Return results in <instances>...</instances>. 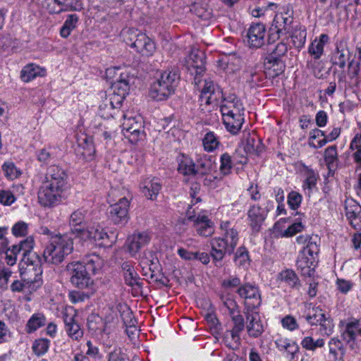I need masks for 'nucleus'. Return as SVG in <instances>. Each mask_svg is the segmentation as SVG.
<instances>
[{
    "instance_id": "1",
    "label": "nucleus",
    "mask_w": 361,
    "mask_h": 361,
    "mask_svg": "<svg viewBox=\"0 0 361 361\" xmlns=\"http://www.w3.org/2000/svg\"><path fill=\"white\" fill-rule=\"evenodd\" d=\"M68 188V175L66 171L58 166H51L38 189V203L44 208L55 207L65 199Z\"/></svg>"
},
{
    "instance_id": "2",
    "label": "nucleus",
    "mask_w": 361,
    "mask_h": 361,
    "mask_svg": "<svg viewBox=\"0 0 361 361\" xmlns=\"http://www.w3.org/2000/svg\"><path fill=\"white\" fill-rule=\"evenodd\" d=\"M74 250L73 239L70 233H58L45 242L42 257L39 259L41 264L59 265Z\"/></svg>"
},
{
    "instance_id": "3",
    "label": "nucleus",
    "mask_w": 361,
    "mask_h": 361,
    "mask_svg": "<svg viewBox=\"0 0 361 361\" xmlns=\"http://www.w3.org/2000/svg\"><path fill=\"white\" fill-rule=\"evenodd\" d=\"M219 228L222 237L214 238L211 241V256L216 267H221L226 254L231 255L238 242V232L229 221H221Z\"/></svg>"
},
{
    "instance_id": "4",
    "label": "nucleus",
    "mask_w": 361,
    "mask_h": 361,
    "mask_svg": "<svg viewBox=\"0 0 361 361\" xmlns=\"http://www.w3.org/2000/svg\"><path fill=\"white\" fill-rule=\"evenodd\" d=\"M220 111L226 130L237 134L244 123L245 108L241 100L235 94H230L222 101Z\"/></svg>"
},
{
    "instance_id": "5",
    "label": "nucleus",
    "mask_w": 361,
    "mask_h": 361,
    "mask_svg": "<svg viewBox=\"0 0 361 361\" xmlns=\"http://www.w3.org/2000/svg\"><path fill=\"white\" fill-rule=\"evenodd\" d=\"M314 239L308 235H301L297 237L298 244L305 245L300 251L296 261L297 269L304 276H311L314 272L316 259L319 251V246Z\"/></svg>"
},
{
    "instance_id": "6",
    "label": "nucleus",
    "mask_w": 361,
    "mask_h": 361,
    "mask_svg": "<svg viewBox=\"0 0 361 361\" xmlns=\"http://www.w3.org/2000/svg\"><path fill=\"white\" fill-rule=\"evenodd\" d=\"M179 75L175 71H164L152 85L149 96L157 101H163L169 98L177 87Z\"/></svg>"
},
{
    "instance_id": "7",
    "label": "nucleus",
    "mask_w": 361,
    "mask_h": 361,
    "mask_svg": "<svg viewBox=\"0 0 361 361\" xmlns=\"http://www.w3.org/2000/svg\"><path fill=\"white\" fill-rule=\"evenodd\" d=\"M117 236L114 232L108 234L99 225L87 226L80 239L92 240L99 247H110L116 241Z\"/></svg>"
},
{
    "instance_id": "8",
    "label": "nucleus",
    "mask_w": 361,
    "mask_h": 361,
    "mask_svg": "<svg viewBox=\"0 0 361 361\" xmlns=\"http://www.w3.org/2000/svg\"><path fill=\"white\" fill-rule=\"evenodd\" d=\"M66 271L70 276L71 283L75 287L84 289L92 284L90 273L81 262H72L66 265Z\"/></svg>"
},
{
    "instance_id": "9",
    "label": "nucleus",
    "mask_w": 361,
    "mask_h": 361,
    "mask_svg": "<svg viewBox=\"0 0 361 361\" xmlns=\"http://www.w3.org/2000/svg\"><path fill=\"white\" fill-rule=\"evenodd\" d=\"M64 329L70 338L73 341H80L83 335V329L78 322V314L72 307L66 309L63 313Z\"/></svg>"
},
{
    "instance_id": "10",
    "label": "nucleus",
    "mask_w": 361,
    "mask_h": 361,
    "mask_svg": "<svg viewBox=\"0 0 361 361\" xmlns=\"http://www.w3.org/2000/svg\"><path fill=\"white\" fill-rule=\"evenodd\" d=\"M293 11L290 6L284 7L282 12L276 14L270 30L274 31L278 37L281 35L290 33L291 24L293 22Z\"/></svg>"
},
{
    "instance_id": "11",
    "label": "nucleus",
    "mask_w": 361,
    "mask_h": 361,
    "mask_svg": "<svg viewBox=\"0 0 361 361\" xmlns=\"http://www.w3.org/2000/svg\"><path fill=\"white\" fill-rule=\"evenodd\" d=\"M122 131L131 142H136L142 133L143 122L140 116L123 114Z\"/></svg>"
},
{
    "instance_id": "12",
    "label": "nucleus",
    "mask_w": 361,
    "mask_h": 361,
    "mask_svg": "<svg viewBox=\"0 0 361 361\" xmlns=\"http://www.w3.org/2000/svg\"><path fill=\"white\" fill-rule=\"evenodd\" d=\"M129 206L130 200L127 197L120 198L117 202L110 206L109 219L116 225L123 226L126 224L129 219Z\"/></svg>"
},
{
    "instance_id": "13",
    "label": "nucleus",
    "mask_w": 361,
    "mask_h": 361,
    "mask_svg": "<svg viewBox=\"0 0 361 361\" xmlns=\"http://www.w3.org/2000/svg\"><path fill=\"white\" fill-rule=\"evenodd\" d=\"M205 54L203 51L192 49L189 54L188 69L192 75H195L194 82L195 85L201 87V80L199 76L205 70Z\"/></svg>"
},
{
    "instance_id": "14",
    "label": "nucleus",
    "mask_w": 361,
    "mask_h": 361,
    "mask_svg": "<svg viewBox=\"0 0 361 361\" xmlns=\"http://www.w3.org/2000/svg\"><path fill=\"white\" fill-rule=\"evenodd\" d=\"M130 40L129 46L143 56H152L156 50L154 42L145 33H133Z\"/></svg>"
},
{
    "instance_id": "15",
    "label": "nucleus",
    "mask_w": 361,
    "mask_h": 361,
    "mask_svg": "<svg viewBox=\"0 0 361 361\" xmlns=\"http://www.w3.org/2000/svg\"><path fill=\"white\" fill-rule=\"evenodd\" d=\"M342 338L349 345V348L358 353V338L361 337V319H353L349 321L341 333Z\"/></svg>"
},
{
    "instance_id": "16",
    "label": "nucleus",
    "mask_w": 361,
    "mask_h": 361,
    "mask_svg": "<svg viewBox=\"0 0 361 361\" xmlns=\"http://www.w3.org/2000/svg\"><path fill=\"white\" fill-rule=\"evenodd\" d=\"M269 209L266 207H262L257 204H254L250 206L247 210V221L248 225L255 233H259L262 228L265 219L267 217Z\"/></svg>"
},
{
    "instance_id": "17",
    "label": "nucleus",
    "mask_w": 361,
    "mask_h": 361,
    "mask_svg": "<svg viewBox=\"0 0 361 361\" xmlns=\"http://www.w3.org/2000/svg\"><path fill=\"white\" fill-rule=\"evenodd\" d=\"M240 298L245 300V305L248 308L255 309L259 307L262 302L261 294L259 288L251 283H245L238 289Z\"/></svg>"
},
{
    "instance_id": "18",
    "label": "nucleus",
    "mask_w": 361,
    "mask_h": 361,
    "mask_svg": "<svg viewBox=\"0 0 361 361\" xmlns=\"http://www.w3.org/2000/svg\"><path fill=\"white\" fill-rule=\"evenodd\" d=\"M34 247V240L32 238H27L25 240L20 241L17 245H13L11 248H8L13 252L15 255L18 257V255H21V261L27 264H34L32 257L38 258L37 255L35 252H32Z\"/></svg>"
},
{
    "instance_id": "19",
    "label": "nucleus",
    "mask_w": 361,
    "mask_h": 361,
    "mask_svg": "<svg viewBox=\"0 0 361 361\" xmlns=\"http://www.w3.org/2000/svg\"><path fill=\"white\" fill-rule=\"evenodd\" d=\"M267 29L262 23L252 24L247 31V42L250 48H261L266 42Z\"/></svg>"
},
{
    "instance_id": "20",
    "label": "nucleus",
    "mask_w": 361,
    "mask_h": 361,
    "mask_svg": "<svg viewBox=\"0 0 361 361\" xmlns=\"http://www.w3.org/2000/svg\"><path fill=\"white\" fill-rule=\"evenodd\" d=\"M216 163L214 157L208 154H200L195 159V177L203 178L216 171Z\"/></svg>"
},
{
    "instance_id": "21",
    "label": "nucleus",
    "mask_w": 361,
    "mask_h": 361,
    "mask_svg": "<svg viewBox=\"0 0 361 361\" xmlns=\"http://www.w3.org/2000/svg\"><path fill=\"white\" fill-rule=\"evenodd\" d=\"M191 208L187 211L188 219L194 221L196 231L200 235L208 237L214 233V229L212 221L205 215H192L194 211H190Z\"/></svg>"
},
{
    "instance_id": "22",
    "label": "nucleus",
    "mask_w": 361,
    "mask_h": 361,
    "mask_svg": "<svg viewBox=\"0 0 361 361\" xmlns=\"http://www.w3.org/2000/svg\"><path fill=\"white\" fill-rule=\"evenodd\" d=\"M86 214L87 211L82 209H78L71 214L68 220L71 235L72 234L77 238H81L86 229L85 226Z\"/></svg>"
},
{
    "instance_id": "23",
    "label": "nucleus",
    "mask_w": 361,
    "mask_h": 361,
    "mask_svg": "<svg viewBox=\"0 0 361 361\" xmlns=\"http://www.w3.org/2000/svg\"><path fill=\"white\" fill-rule=\"evenodd\" d=\"M113 95L116 104H122L130 90L129 77L127 74L120 73L118 78L112 84Z\"/></svg>"
},
{
    "instance_id": "24",
    "label": "nucleus",
    "mask_w": 361,
    "mask_h": 361,
    "mask_svg": "<svg viewBox=\"0 0 361 361\" xmlns=\"http://www.w3.org/2000/svg\"><path fill=\"white\" fill-rule=\"evenodd\" d=\"M246 329L248 335L252 338H258L264 332V326L257 312H247Z\"/></svg>"
},
{
    "instance_id": "25",
    "label": "nucleus",
    "mask_w": 361,
    "mask_h": 361,
    "mask_svg": "<svg viewBox=\"0 0 361 361\" xmlns=\"http://www.w3.org/2000/svg\"><path fill=\"white\" fill-rule=\"evenodd\" d=\"M162 184L157 178H146L140 183L142 193L149 200H154L161 189Z\"/></svg>"
},
{
    "instance_id": "26",
    "label": "nucleus",
    "mask_w": 361,
    "mask_h": 361,
    "mask_svg": "<svg viewBox=\"0 0 361 361\" xmlns=\"http://www.w3.org/2000/svg\"><path fill=\"white\" fill-rule=\"evenodd\" d=\"M47 6L50 12L59 13L79 10L82 8V4L80 0H47Z\"/></svg>"
},
{
    "instance_id": "27",
    "label": "nucleus",
    "mask_w": 361,
    "mask_h": 361,
    "mask_svg": "<svg viewBox=\"0 0 361 361\" xmlns=\"http://www.w3.org/2000/svg\"><path fill=\"white\" fill-rule=\"evenodd\" d=\"M267 78V73L257 66L247 68L243 73V78L250 87L263 85Z\"/></svg>"
},
{
    "instance_id": "28",
    "label": "nucleus",
    "mask_w": 361,
    "mask_h": 361,
    "mask_svg": "<svg viewBox=\"0 0 361 361\" xmlns=\"http://www.w3.org/2000/svg\"><path fill=\"white\" fill-rule=\"evenodd\" d=\"M274 343L278 350L282 352L290 361L293 360L298 353L299 347L298 344L290 339L279 337L276 339Z\"/></svg>"
},
{
    "instance_id": "29",
    "label": "nucleus",
    "mask_w": 361,
    "mask_h": 361,
    "mask_svg": "<svg viewBox=\"0 0 361 361\" xmlns=\"http://www.w3.org/2000/svg\"><path fill=\"white\" fill-rule=\"evenodd\" d=\"M345 215L354 228H361V206L357 202L350 201L346 203Z\"/></svg>"
},
{
    "instance_id": "30",
    "label": "nucleus",
    "mask_w": 361,
    "mask_h": 361,
    "mask_svg": "<svg viewBox=\"0 0 361 361\" xmlns=\"http://www.w3.org/2000/svg\"><path fill=\"white\" fill-rule=\"evenodd\" d=\"M150 239L149 233L146 231L134 233L128 240L129 252L131 254H135L142 247L147 245Z\"/></svg>"
},
{
    "instance_id": "31",
    "label": "nucleus",
    "mask_w": 361,
    "mask_h": 361,
    "mask_svg": "<svg viewBox=\"0 0 361 361\" xmlns=\"http://www.w3.org/2000/svg\"><path fill=\"white\" fill-rule=\"evenodd\" d=\"M121 269L126 283L131 287L141 286L140 278L136 272L133 264L130 262H125L121 265Z\"/></svg>"
},
{
    "instance_id": "32",
    "label": "nucleus",
    "mask_w": 361,
    "mask_h": 361,
    "mask_svg": "<svg viewBox=\"0 0 361 361\" xmlns=\"http://www.w3.org/2000/svg\"><path fill=\"white\" fill-rule=\"evenodd\" d=\"M328 346L331 361H343L345 348L341 339L338 337L331 338L328 343Z\"/></svg>"
},
{
    "instance_id": "33",
    "label": "nucleus",
    "mask_w": 361,
    "mask_h": 361,
    "mask_svg": "<svg viewBox=\"0 0 361 361\" xmlns=\"http://www.w3.org/2000/svg\"><path fill=\"white\" fill-rule=\"evenodd\" d=\"M178 171L183 176L195 177V161L188 156L180 154L177 157Z\"/></svg>"
},
{
    "instance_id": "34",
    "label": "nucleus",
    "mask_w": 361,
    "mask_h": 361,
    "mask_svg": "<svg viewBox=\"0 0 361 361\" xmlns=\"http://www.w3.org/2000/svg\"><path fill=\"white\" fill-rule=\"evenodd\" d=\"M45 75V70L34 63L26 65L20 72V78L25 82H30L37 77H42Z\"/></svg>"
},
{
    "instance_id": "35",
    "label": "nucleus",
    "mask_w": 361,
    "mask_h": 361,
    "mask_svg": "<svg viewBox=\"0 0 361 361\" xmlns=\"http://www.w3.org/2000/svg\"><path fill=\"white\" fill-rule=\"evenodd\" d=\"M350 59V51L342 43L336 44V48L331 56V62L341 68H344L347 60Z\"/></svg>"
},
{
    "instance_id": "36",
    "label": "nucleus",
    "mask_w": 361,
    "mask_h": 361,
    "mask_svg": "<svg viewBox=\"0 0 361 361\" xmlns=\"http://www.w3.org/2000/svg\"><path fill=\"white\" fill-rule=\"evenodd\" d=\"M78 153L86 161H91L94 158L95 148L92 137H85L78 145Z\"/></svg>"
},
{
    "instance_id": "37",
    "label": "nucleus",
    "mask_w": 361,
    "mask_h": 361,
    "mask_svg": "<svg viewBox=\"0 0 361 361\" xmlns=\"http://www.w3.org/2000/svg\"><path fill=\"white\" fill-rule=\"evenodd\" d=\"M329 37L326 34H322L319 39L314 40L308 49V52L314 59H319L324 52V47L329 42Z\"/></svg>"
},
{
    "instance_id": "38",
    "label": "nucleus",
    "mask_w": 361,
    "mask_h": 361,
    "mask_svg": "<svg viewBox=\"0 0 361 361\" xmlns=\"http://www.w3.org/2000/svg\"><path fill=\"white\" fill-rule=\"evenodd\" d=\"M286 222V219H281L276 223H275L274 228L276 231L280 232L281 237H292L297 233L300 232L304 228V226L301 222H296L289 226L284 231L281 233V224Z\"/></svg>"
},
{
    "instance_id": "39",
    "label": "nucleus",
    "mask_w": 361,
    "mask_h": 361,
    "mask_svg": "<svg viewBox=\"0 0 361 361\" xmlns=\"http://www.w3.org/2000/svg\"><path fill=\"white\" fill-rule=\"evenodd\" d=\"M349 150L352 152V158L357 169H361V132L356 133L351 140Z\"/></svg>"
},
{
    "instance_id": "40",
    "label": "nucleus",
    "mask_w": 361,
    "mask_h": 361,
    "mask_svg": "<svg viewBox=\"0 0 361 361\" xmlns=\"http://www.w3.org/2000/svg\"><path fill=\"white\" fill-rule=\"evenodd\" d=\"M244 148L247 153L252 154H259L263 150L261 141L255 133H247Z\"/></svg>"
},
{
    "instance_id": "41",
    "label": "nucleus",
    "mask_w": 361,
    "mask_h": 361,
    "mask_svg": "<svg viewBox=\"0 0 361 361\" xmlns=\"http://www.w3.org/2000/svg\"><path fill=\"white\" fill-rule=\"evenodd\" d=\"M47 322L46 317L43 313L37 312L33 314L27 322L25 325V331L27 334H32L39 328L45 326Z\"/></svg>"
},
{
    "instance_id": "42",
    "label": "nucleus",
    "mask_w": 361,
    "mask_h": 361,
    "mask_svg": "<svg viewBox=\"0 0 361 361\" xmlns=\"http://www.w3.org/2000/svg\"><path fill=\"white\" fill-rule=\"evenodd\" d=\"M244 329L233 326L232 329L226 331L224 341L230 348H238L240 343V334Z\"/></svg>"
},
{
    "instance_id": "43",
    "label": "nucleus",
    "mask_w": 361,
    "mask_h": 361,
    "mask_svg": "<svg viewBox=\"0 0 361 361\" xmlns=\"http://www.w3.org/2000/svg\"><path fill=\"white\" fill-rule=\"evenodd\" d=\"M121 106V104H116L115 98L112 96L109 99H106L99 105V111L102 114V116L105 118L114 117L116 114L115 110L119 109Z\"/></svg>"
},
{
    "instance_id": "44",
    "label": "nucleus",
    "mask_w": 361,
    "mask_h": 361,
    "mask_svg": "<svg viewBox=\"0 0 361 361\" xmlns=\"http://www.w3.org/2000/svg\"><path fill=\"white\" fill-rule=\"evenodd\" d=\"M279 279L282 283H284L290 288L298 289L300 286V280L297 274L291 269L282 271L279 274Z\"/></svg>"
},
{
    "instance_id": "45",
    "label": "nucleus",
    "mask_w": 361,
    "mask_h": 361,
    "mask_svg": "<svg viewBox=\"0 0 361 361\" xmlns=\"http://www.w3.org/2000/svg\"><path fill=\"white\" fill-rule=\"evenodd\" d=\"M219 137L212 131L207 132L202 138V146L204 151L212 152L219 147Z\"/></svg>"
},
{
    "instance_id": "46",
    "label": "nucleus",
    "mask_w": 361,
    "mask_h": 361,
    "mask_svg": "<svg viewBox=\"0 0 361 361\" xmlns=\"http://www.w3.org/2000/svg\"><path fill=\"white\" fill-rule=\"evenodd\" d=\"M302 172L305 177L302 188L305 190L307 189L310 192L317 185L318 174L307 166H303Z\"/></svg>"
},
{
    "instance_id": "47",
    "label": "nucleus",
    "mask_w": 361,
    "mask_h": 361,
    "mask_svg": "<svg viewBox=\"0 0 361 361\" xmlns=\"http://www.w3.org/2000/svg\"><path fill=\"white\" fill-rule=\"evenodd\" d=\"M324 161L329 169L334 171L337 168L338 157L336 145L328 147L324 151Z\"/></svg>"
},
{
    "instance_id": "48",
    "label": "nucleus",
    "mask_w": 361,
    "mask_h": 361,
    "mask_svg": "<svg viewBox=\"0 0 361 361\" xmlns=\"http://www.w3.org/2000/svg\"><path fill=\"white\" fill-rule=\"evenodd\" d=\"M81 263L84 264L87 271L90 273L96 274L103 265V260L97 255H90L86 256Z\"/></svg>"
},
{
    "instance_id": "49",
    "label": "nucleus",
    "mask_w": 361,
    "mask_h": 361,
    "mask_svg": "<svg viewBox=\"0 0 361 361\" xmlns=\"http://www.w3.org/2000/svg\"><path fill=\"white\" fill-rule=\"evenodd\" d=\"M101 340L103 344L104 350L107 353L112 350L115 346H117L115 338L109 331L106 324H105V326L102 331Z\"/></svg>"
},
{
    "instance_id": "50",
    "label": "nucleus",
    "mask_w": 361,
    "mask_h": 361,
    "mask_svg": "<svg viewBox=\"0 0 361 361\" xmlns=\"http://www.w3.org/2000/svg\"><path fill=\"white\" fill-rule=\"evenodd\" d=\"M288 50V47L286 43L283 42H279L273 48H270L269 56L267 58L269 61H276V60H281V58L285 56Z\"/></svg>"
},
{
    "instance_id": "51",
    "label": "nucleus",
    "mask_w": 361,
    "mask_h": 361,
    "mask_svg": "<svg viewBox=\"0 0 361 361\" xmlns=\"http://www.w3.org/2000/svg\"><path fill=\"white\" fill-rule=\"evenodd\" d=\"M234 262L240 268L246 269L249 267L250 262L249 252L245 247H238L235 255Z\"/></svg>"
},
{
    "instance_id": "52",
    "label": "nucleus",
    "mask_w": 361,
    "mask_h": 361,
    "mask_svg": "<svg viewBox=\"0 0 361 361\" xmlns=\"http://www.w3.org/2000/svg\"><path fill=\"white\" fill-rule=\"evenodd\" d=\"M78 22V16L76 14L68 15L61 28L60 34L63 38H67L71 32L76 27Z\"/></svg>"
},
{
    "instance_id": "53",
    "label": "nucleus",
    "mask_w": 361,
    "mask_h": 361,
    "mask_svg": "<svg viewBox=\"0 0 361 361\" xmlns=\"http://www.w3.org/2000/svg\"><path fill=\"white\" fill-rule=\"evenodd\" d=\"M360 71V61L355 62L352 60L349 62L348 66V75L351 81V83L354 86H359L361 82V78L359 76Z\"/></svg>"
},
{
    "instance_id": "54",
    "label": "nucleus",
    "mask_w": 361,
    "mask_h": 361,
    "mask_svg": "<svg viewBox=\"0 0 361 361\" xmlns=\"http://www.w3.org/2000/svg\"><path fill=\"white\" fill-rule=\"evenodd\" d=\"M325 317L324 311L319 307H317L309 310L305 316V319L311 325H317L319 322H322Z\"/></svg>"
},
{
    "instance_id": "55",
    "label": "nucleus",
    "mask_w": 361,
    "mask_h": 361,
    "mask_svg": "<svg viewBox=\"0 0 361 361\" xmlns=\"http://www.w3.org/2000/svg\"><path fill=\"white\" fill-rule=\"evenodd\" d=\"M50 341L47 338L36 339L32 345V350L35 355L40 357L44 355L49 350Z\"/></svg>"
},
{
    "instance_id": "56",
    "label": "nucleus",
    "mask_w": 361,
    "mask_h": 361,
    "mask_svg": "<svg viewBox=\"0 0 361 361\" xmlns=\"http://www.w3.org/2000/svg\"><path fill=\"white\" fill-rule=\"evenodd\" d=\"M276 61H267V72H265L267 76L275 78L281 74L285 69V64L281 60H276Z\"/></svg>"
},
{
    "instance_id": "57",
    "label": "nucleus",
    "mask_w": 361,
    "mask_h": 361,
    "mask_svg": "<svg viewBox=\"0 0 361 361\" xmlns=\"http://www.w3.org/2000/svg\"><path fill=\"white\" fill-rule=\"evenodd\" d=\"M233 166L231 156L228 152L223 153L220 157L219 171L223 176L229 175Z\"/></svg>"
},
{
    "instance_id": "58",
    "label": "nucleus",
    "mask_w": 361,
    "mask_h": 361,
    "mask_svg": "<svg viewBox=\"0 0 361 361\" xmlns=\"http://www.w3.org/2000/svg\"><path fill=\"white\" fill-rule=\"evenodd\" d=\"M290 36L294 46L298 48L302 47L306 41V30L305 27L300 26L299 28L294 30Z\"/></svg>"
},
{
    "instance_id": "59",
    "label": "nucleus",
    "mask_w": 361,
    "mask_h": 361,
    "mask_svg": "<svg viewBox=\"0 0 361 361\" xmlns=\"http://www.w3.org/2000/svg\"><path fill=\"white\" fill-rule=\"evenodd\" d=\"M301 345L307 350H315L317 348H322L324 345V340L318 338L314 340L311 336H305L301 341Z\"/></svg>"
},
{
    "instance_id": "60",
    "label": "nucleus",
    "mask_w": 361,
    "mask_h": 361,
    "mask_svg": "<svg viewBox=\"0 0 361 361\" xmlns=\"http://www.w3.org/2000/svg\"><path fill=\"white\" fill-rule=\"evenodd\" d=\"M203 83L201 92L208 95H213V97H217L218 99L222 97L221 90L214 85L213 81L205 80L203 81Z\"/></svg>"
},
{
    "instance_id": "61",
    "label": "nucleus",
    "mask_w": 361,
    "mask_h": 361,
    "mask_svg": "<svg viewBox=\"0 0 361 361\" xmlns=\"http://www.w3.org/2000/svg\"><path fill=\"white\" fill-rule=\"evenodd\" d=\"M2 170L5 176L10 180L16 179L18 178L21 174L20 171L12 161L4 162V164L2 165Z\"/></svg>"
},
{
    "instance_id": "62",
    "label": "nucleus",
    "mask_w": 361,
    "mask_h": 361,
    "mask_svg": "<svg viewBox=\"0 0 361 361\" xmlns=\"http://www.w3.org/2000/svg\"><path fill=\"white\" fill-rule=\"evenodd\" d=\"M107 361H128V355L118 346L107 353Z\"/></svg>"
},
{
    "instance_id": "63",
    "label": "nucleus",
    "mask_w": 361,
    "mask_h": 361,
    "mask_svg": "<svg viewBox=\"0 0 361 361\" xmlns=\"http://www.w3.org/2000/svg\"><path fill=\"white\" fill-rule=\"evenodd\" d=\"M42 285V278L38 275H36L33 279H25L26 293H31L37 290Z\"/></svg>"
},
{
    "instance_id": "64",
    "label": "nucleus",
    "mask_w": 361,
    "mask_h": 361,
    "mask_svg": "<svg viewBox=\"0 0 361 361\" xmlns=\"http://www.w3.org/2000/svg\"><path fill=\"white\" fill-rule=\"evenodd\" d=\"M302 195L295 191H291L288 195V204L290 209H297L302 202Z\"/></svg>"
}]
</instances>
